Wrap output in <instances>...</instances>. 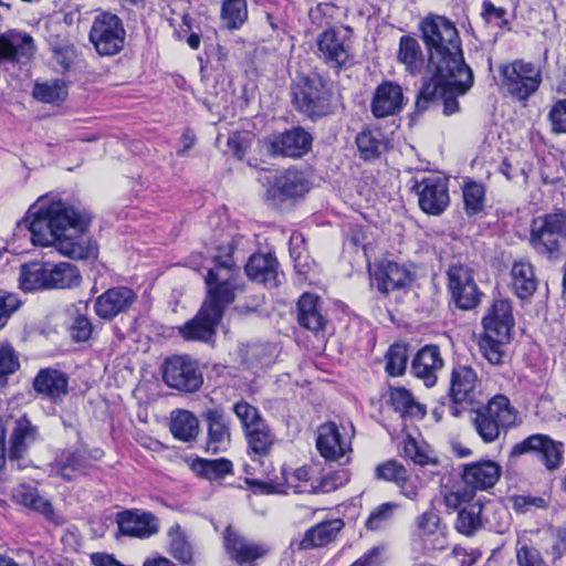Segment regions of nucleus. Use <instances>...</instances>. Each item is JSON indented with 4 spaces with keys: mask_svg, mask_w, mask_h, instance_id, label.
I'll use <instances>...</instances> for the list:
<instances>
[{
    "mask_svg": "<svg viewBox=\"0 0 566 566\" xmlns=\"http://www.w3.org/2000/svg\"><path fill=\"white\" fill-rule=\"evenodd\" d=\"M34 209H30L24 220L33 244L54 245L61 254L73 259L83 260L95 254L96 249L87 234L88 213L62 200L42 201Z\"/></svg>",
    "mask_w": 566,
    "mask_h": 566,
    "instance_id": "obj_1",
    "label": "nucleus"
},
{
    "mask_svg": "<svg viewBox=\"0 0 566 566\" xmlns=\"http://www.w3.org/2000/svg\"><path fill=\"white\" fill-rule=\"evenodd\" d=\"M420 30L429 52L421 96L431 98L442 83L467 92L473 84V73L463 60L460 36L453 22L441 15L428 17L420 23Z\"/></svg>",
    "mask_w": 566,
    "mask_h": 566,
    "instance_id": "obj_2",
    "label": "nucleus"
},
{
    "mask_svg": "<svg viewBox=\"0 0 566 566\" xmlns=\"http://www.w3.org/2000/svg\"><path fill=\"white\" fill-rule=\"evenodd\" d=\"M237 274L230 259L209 270L205 276V302L195 317L178 326V334L185 340L208 343L213 339L226 307L235 298Z\"/></svg>",
    "mask_w": 566,
    "mask_h": 566,
    "instance_id": "obj_3",
    "label": "nucleus"
},
{
    "mask_svg": "<svg viewBox=\"0 0 566 566\" xmlns=\"http://www.w3.org/2000/svg\"><path fill=\"white\" fill-rule=\"evenodd\" d=\"M291 94L296 111L312 120L332 114L333 84L316 72L297 76L291 85Z\"/></svg>",
    "mask_w": 566,
    "mask_h": 566,
    "instance_id": "obj_4",
    "label": "nucleus"
},
{
    "mask_svg": "<svg viewBox=\"0 0 566 566\" xmlns=\"http://www.w3.org/2000/svg\"><path fill=\"white\" fill-rule=\"evenodd\" d=\"M482 323L484 332L479 340L480 350L485 359L497 365L502 361L503 348L510 342L514 327L511 303L506 300L494 301Z\"/></svg>",
    "mask_w": 566,
    "mask_h": 566,
    "instance_id": "obj_5",
    "label": "nucleus"
},
{
    "mask_svg": "<svg viewBox=\"0 0 566 566\" xmlns=\"http://www.w3.org/2000/svg\"><path fill=\"white\" fill-rule=\"evenodd\" d=\"M499 74L500 86L520 102L527 101L542 84L541 65L522 59L501 64Z\"/></svg>",
    "mask_w": 566,
    "mask_h": 566,
    "instance_id": "obj_6",
    "label": "nucleus"
},
{
    "mask_svg": "<svg viewBox=\"0 0 566 566\" xmlns=\"http://www.w3.org/2000/svg\"><path fill=\"white\" fill-rule=\"evenodd\" d=\"M517 413L511 407L510 400L502 395L493 397L486 407L475 413L474 428L481 439L491 443L494 442L503 430L515 424Z\"/></svg>",
    "mask_w": 566,
    "mask_h": 566,
    "instance_id": "obj_7",
    "label": "nucleus"
},
{
    "mask_svg": "<svg viewBox=\"0 0 566 566\" xmlns=\"http://www.w3.org/2000/svg\"><path fill=\"white\" fill-rule=\"evenodd\" d=\"M90 42L101 56L118 54L125 46L126 29L123 20L109 11H102L93 19Z\"/></svg>",
    "mask_w": 566,
    "mask_h": 566,
    "instance_id": "obj_8",
    "label": "nucleus"
},
{
    "mask_svg": "<svg viewBox=\"0 0 566 566\" xmlns=\"http://www.w3.org/2000/svg\"><path fill=\"white\" fill-rule=\"evenodd\" d=\"M564 239H566L565 214H546L533 221L530 242L539 254L554 256L559 251L560 241Z\"/></svg>",
    "mask_w": 566,
    "mask_h": 566,
    "instance_id": "obj_9",
    "label": "nucleus"
},
{
    "mask_svg": "<svg viewBox=\"0 0 566 566\" xmlns=\"http://www.w3.org/2000/svg\"><path fill=\"white\" fill-rule=\"evenodd\" d=\"M482 514L490 528L497 533L504 532L509 517L506 510L499 505L482 506L479 503L470 504L459 511L457 530L465 536H472L483 525Z\"/></svg>",
    "mask_w": 566,
    "mask_h": 566,
    "instance_id": "obj_10",
    "label": "nucleus"
},
{
    "mask_svg": "<svg viewBox=\"0 0 566 566\" xmlns=\"http://www.w3.org/2000/svg\"><path fill=\"white\" fill-rule=\"evenodd\" d=\"M163 378L170 388L186 392H193L203 384L198 364L186 355L167 358L163 364Z\"/></svg>",
    "mask_w": 566,
    "mask_h": 566,
    "instance_id": "obj_11",
    "label": "nucleus"
},
{
    "mask_svg": "<svg viewBox=\"0 0 566 566\" xmlns=\"http://www.w3.org/2000/svg\"><path fill=\"white\" fill-rule=\"evenodd\" d=\"M319 57L331 67L343 69L354 59L350 36L337 29H327L316 39Z\"/></svg>",
    "mask_w": 566,
    "mask_h": 566,
    "instance_id": "obj_12",
    "label": "nucleus"
},
{
    "mask_svg": "<svg viewBox=\"0 0 566 566\" xmlns=\"http://www.w3.org/2000/svg\"><path fill=\"white\" fill-rule=\"evenodd\" d=\"M447 276L448 290L457 307L468 311L480 303L479 287L469 266L463 264L450 265Z\"/></svg>",
    "mask_w": 566,
    "mask_h": 566,
    "instance_id": "obj_13",
    "label": "nucleus"
},
{
    "mask_svg": "<svg viewBox=\"0 0 566 566\" xmlns=\"http://www.w3.org/2000/svg\"><path fill=\"white\" fill-rule=\"evenodd\" d=\"M418 195L421 210L428 214H441L450 202L447 181L438 176L423 178L412 187Z\"/></svg>",
    "mask_w": 566,
    "mask_h": 566,
    "instance_id": "obj_14",
    "label": "nucleus"
},
{
    "mask_svg": "<svg viewBox=\"0 0 566 566\" xmlns=\"http://www.w3.org/2000/svg\"><path fill=\"white\" fill-rule=\"evenodd\" d=\"M223 541L230 558L240 566H254L269 552L265 545L240 535L231 526L226 528Z\"/></svg>",
    "mask_w": 566,
    "mask_h": 566,
    "instance_id": "obj_15",
    "label": "nucleus"
},
{
    "mask_svg": "<svg viewBox=\"0 0 566 566\" xmlns=\"http://www.w3.org/2000/svg\"><path fill=\"white\" fill-rule=\"evenodd\" d=\"M528 452L537 453L548 470L558 468L563 461V444L554 441L548 436L533 434L515 444L512 449L513 455Z\"/></svg>",
    "mask_w": 566,
    "mask_h": 566,
    "instance_id": "obj_16",
    "label": "nucleus"
},
{
    "mask_svg": "<svg viewBox=\"0 0 566 566\" xmlns=\"http://www.w3.org/2000/svg\"><path fill=\"white\" fill-rule=\"evenodd\" d=\"M266 199L273 202L286 198L301 197L308 191V181L304 174L296 169H287L268 180Z\"/></svg>",
    "mask_w": 566,
    "mask_h": 566,
    "instance_id": "obj_17",
    "label": "nucleus"
},
{
    "mask_svg": "<svg viewBox=\"0 0 566 566\" xmlns=\"http://www.w3.org/2000/svg\"><path fill=\"white\" fill-rule=\"evenodd\" d=\"M118 528L123 535L149 538L159 532V520L150 512L127 510L116 516Z\"/></svg>",
    "mask_w": 566,
    "mask_h": 566,
    "instance_id": "obj_18",
    "label": "nucleus"
},
{
    "mask_svg": "<svg viewBox=\"0 0 566 566\" xmlns=\"http://www.w3.org/2000/svg\"><path fill=\"white\" fill-rule=\"evenodd\" d=\"M480 379L474 368L469 365L454 366L450 377V397L455 403H473L481 389Z\"/></svg>",
    "mask_w": 566,
    "mask_h": 566,
    "instance_id": "obj_19",
    "label": "nucleus"
},
{
    "mask_svg": "<svg viewBox=\"0 0 566 566\" xmlns=\"http://www.w3.org/2000/svg\"><path fill=\"white\" fill-rule=\"evenodd\" d=\"M34 51L30 34L17 30L0 33V63H25L32 59Z\"/></svg>",
    "mask_w": 566,
    "mask_h": 566,
    "instance_id": "obj_20",
    "label": "nucleus"
},
{
    "mask_svg": "<svg viewBox=\"0 0 566 566\" xmlns=\"http://www.w3.org/2000/svg\"><path fill=\"white\" fill-rule=\"evenodd\" d=\"M136 293L126 286L108 289L94 303V310L102 319H112L126 312L136 301Z\"/></svg>",
    "mask_w": 566,
    "mask_h": 566,
    "instance_id": "obj_21",
    "label": "nucleus"
},
{
    "mask_svg": "<svg viewBox=\"0 0 566 566\" xmlns=\"http://www.w3.org/2000/svg\"><path fill=\"white\" fill-rule=\"evenodd\" d=\"M311 144L312 136L302 127H294L270 139V153L297 158L310 150Z\"/></svg>",
    "mask_w": 566,
    "mask_h": 566,
    "instance_id": "obj_22",
    "label": "nucleus"
},
{
    "mask_svg": "<svg viewBox=\"0 0 566 566\" xmlns=\"http://www.w3.org/2000/svg\"><path fill=\"white\" fill-rule=\"evenodd\" d=\"M502 468L494 461L485 460L473 462L463 467L462 480L470 493L474 491H485L493 488L500 480Z\"/></svg>",
    "mask_w": 566,
    "mask_h": 566,
    "instance_id": "obj_23",
    "label": "nucleus"
},
{
    "mask_svg": "<svg viewBox=\"0 0 566 566\" xmlns=\"http://www.w3.org/2000/svg\"><path fill=\"white\" fill-rule=\"evenodd\" d=\"M443 367V359L438 346L428 345L420 349L411 361V373L427 387L437 384L438 373Z\"/></svg>",
    "mask_w": 566,
    "mask_h": 566,
    "instance_id": "obj_24",
    "label": "nucleus"
},
{
    "mask_svg": "<svg viewBox=\"0 0 566 566\" xmlns=\"http://www.w3.org/2000/svg\"><path fill=\"white\" fill-rule=\"evenodd\" d=\"M403 437L398 442V452L401 457L412 460L419 465L437 464V458L431 447L418 438L420 433L416 427L403 428Z\"/></svg>",
    "mask_w": 566,
    "mask_h": 566,
    "instance_id": "obj_25",
    "label": "nucleus"
},
{
    "mask_svg": "<svg viewBox=\"0 0 566 566\" xmlns=\"http://www.w3.org/2000/svg\"><path fill=\"white\" fill-rule=\"evenodd\" d=\"M316 447L327 460H338L350 451V437L343 438L334 422L322 424L318 429Z\"/></svg>",
    "mask_w": 566,
    "mask_h": 566,
    "instance_id": "obj_26",
    "label": "nucleus"
},
{
    "mask_svg": "<svg viewBox=\"0 0 566 566\" xmlns=\"http://www.w3.org/2000/svg\"><path fill=\"white\" fill-rule=\"evenodd\" d=\"M391 409L403 421H419L427 415V407L403 386H391Z\"/></svg>",
    "mask_w": 566,
    "mask_h": 566,
    "instance_id": "obj_27",
    "label": "nucleus"
},
{
    "mask_svg": "<svg viewBox=\"0 0 566 566\" xmlns=\"http://www.w3.org/2000/svg\"><path fill=\"white\" fill-rule=\"evenodd\" d=\"M345 523L342 518L323 521L310 527L303 538L297 543L300 551L319 548L334 542Z\"/></svg>",
    "mask_w": 566,
    "mask_h": 566,
    "instance_id": "obj_28",
    "label": "nucleus"
},
{
    "mask_svg": "<svg viewBox=\"0 0 566 566\" xmlns=\"http://www.w3.org/2000/svg\"><path fill=\"white\" fill-rule=\"evenodd\" d=\"M12 496L18 504L42 514L49 522L55 525L64 523V518L54 511L51 502L41 496L35 488L20 484L13 490Z\"/></svg>",
    "mask_w": 566,
    "mask_h": 566,
    "instance_id": "obj_29",
    "label": "nucleus"
},
{
    "mask_svg": "<svg viewBox=\"0 0 566 566\" xmlns=\"http://www.w3.org/2000/svg\"><path fill=\"white\" fill-rule=\"evenodd\" d=\"M33 388L43 397L57 402L69 392V378L57 369H41L33 380Z\"/></svg>",
    "mask_w": 566,
    "mask_h": 566,
    "instance_id": "obj_30",
    "label": "nucleus"
},
{
    "mask_svg": "<svg viewBox=\"0 0 566 566\" xmlns=\"http://www.w3.org/2000/svg\"><path fill=\"white\" fill-rule=\"evenodd\" d=\"M285 484H268V493H284L287 494L292 491L295 494L314 493L316 486L312 481V469L308 467H301L291 471L283 469L282 471Z\"/></svg>",
    "mask_w": 566,
    "mask_h": 566,
    "instance_id": "obj_31",
    "label": "nucleus"
},
{
    "mask_svg": "<svg viewBox=\"0 0 566 566\" xmlns=\"http://www.w3.org/2000/svg\"><path fill=\"white\" fill-rule=\"evenodd\" d=\"M247 275L269 287L280 284L279 262L272 254L252 255L245 265Z\"/></svg>",
    "mask_w": 566,
    "mask_h": 566,
    "instance_id": "obj_32",
    "label": "nucleus"
},
{
    "mask_svg": "<svg viewBox=\"0 0 566 566\" xmlns=\"http://www.w3.org/2000/svg\"><path fill=\"white\" fill-rule=\"evenodd\" d=\"M208 423L207 450L213 453L224 451L230 444V428L224 412L220 408L208 409L205 412Z\"/></svg>",
    "mask_w": 566,
    "mask_h": 566,
    "instance_id": "obj_33",
    "label": "nucleus"
},
{
    "mask_svg": "<svg viewBox=\"0 0 566 566\" xmlns=\"http://www.w3.org/2000/svg\"><path fill=\"white\" fill-rule=\"evenodd\" d=\"M82 276L76 265L70 262H48V290L73 289L81 284Z\"/></svg>",
    "mask_w": 566,
    "mask_h": 566,
    "instance_id": "obj_34",
    "label": "nucleus"
},
{
    "mask_svg": "<svg viewBox=\"0 0 566 566\" xmlns=\"http://www.w3.org/2000/svg\"><path fill=\"white\" fill-rule=\"evenodd\" d=\"M36 427L27 417L18 419L10 438L9 458L11 460L21 459L28 447L36 440Z\"/></svg>",
    "mask_w": 566,
    "mask_h": 566,
    "instance_id": "obj_35",
    "label": "nucleus"
},
{
    "mask_svg": "<svg viewBox=\"0 0 566 566\" xmlns=\"http://www.w3.org/2000/svg\"><path fill=\"white\" fill-rule=\"evenodd\" d=\"M318 297L304 293L297 304V321L300 325L312 332L321 331L325 325V318L321 314Z\"/></svg>",
    "mask_w": 566,
    "mask_h": 566,
    "instance_id": "obj_36",
    "label": "nucleus"
},
{
    "mask_svg": "<svg viewBox=\"0 0 566 566\" xmlns=\"http://www.w3.org/2000/svg\"><path fill=\"white\" fill-rule=\"evenodd\" d=\"M19 284L24 292L48 290V262L32 261L22 264Z\"/></svg>",
    "mask_w": 566,
    "mask_h": 566,
    "instance_id": "obj_37",
    "label": "nucleus"
},
{
    "mask_svg": "<svg viewBox=\"0 0 566 566\" xmlns=\"http://www.w3.org/2000/svg\"><path fill=\"white\" fill-rule=\"evenodd\" d=\"M170 431L176 439L190 442L199 433V421L188 410H176L171 413Z\"/></svg>",
    "mask_w": 566,
    "mask_h": 566,
    "instance_id": "obj_38",
    "label": "nucleus"
},
{
    "mask_svg": "<svg viewBox=\"0 0 566 566\" xmlns=\"http://www.w3.org/2000/svg\"><path fill=\"white\" fill-rule=\"evenodd\" d=\"M512 287L520 298L532 295L536 290V279L533 266L528 262H515L512 271Z\"/></svg>",
    "mask_w": 566,
    "mask_h": 566,
    "instance_id": "obj_39",
    "label": "nucleus"
},
{
    "mask_svg": "<svg viewBox=\"0 0 566 566\" xmlns=\"http://www.w3.org/2000/svg\"><path fill=\"white\" fill-rule=\"evenodd\" d=\"M248 19L247 0H223L220 11L221 24L228 30H239Z\"/></svg>",
    "mask_w": 566,
    "mask_h": 566,
    "instance_id": "obj_40",
    "label": "nucleus"
},
{
    "mask_svg": "<svg viewBox=\"0 0 566 566\" xmlns=\"http://www.w3.org/2000/svg\"><path fill=\"white\" fill-rule=\"evenodd\" d=\"M465 92H460L455 85L442 83L440 90L431 98H423L421 96V90L416 102V106L419 111H424L430 102L437 98L443 99V113L446 115H452L458 111L459 103L455 95H463Z\"/></svg>",
    "mask_w": 566,
    "mask_h": 566,
    "instance_id": "obj_41",
    "label": "nucleus"
},
{
    "mask_svg": "<svg viewBox=\"0 0 566 566\" xmlns=\"http://www.w3.org/2000/svg\"><path fill=\"white\" fill-rule=\"evenodd\" d=\"M248 449L254 455H266L275 442V436L266 422L245 432Z\"/></svg>",
    "mask_w": 566,
    "mask_h": 566,
    "instance_id": "obj_42",
    "label": "nucleus"
},
{
    "mask_svg": "<svg viewBox=\"0 0 566 566\" xmlns=\"http://www.w3.org/2000/svg\"><path fill=\"white\" fill-rule=\"evenodd\" d=\"M33 97L39 102L59 106L67 97V87L60 80L35 83Z\"/></svg>",
    "mask_w": 566,
    "mask_h": 566,
    "instance_id": "obj_43",
    "label": "nucleus"
},
{
    "mask_svg": "<svg viewBox=\"0 0 566 566\" xmlns=\"http://www.w3.org/2000/svg\"><path fill=\"white\" fill-rule=\"evenodd\" d=\"M193 471L210 481L223 479L233 473L232 462L227 459L206 460L198 459L192 464Z\"/></svg>",
    "mask_w": 566,
    "mask_h": 566,
    "instance_id": "obj_44",
    "label": "nucleus"
},
{
    "mask_svg": "<svg viewBox=\"0 0 566 566\" xmlns=\"http://www.w3.org/2000/svg\"><path fill=\"white\" fill-rule=\"evenodd\" d=\"M398 60L407 71L416 74L422 65L421 50L418 41L410 36H402L399 44Z\"/></svg>",
    "mask_w": 566,
    "mask_h": 566,
    "instance_id": "obj_45",
    "label": "nucleus"
},
{
    "mask_svg": "<svg viewBox=\"0 0 566 566\" xmlns=\"http://www.w3.org/2000/svg\"><path fill=\"white\" fill-rule=\"evenodd\" d=\"M170 539V554L184 565H193V554L191 545L179 525H174L168 532Z\"/></svg>",
    "mask_w": 566,
    "mask_h": 566,
    "instance_id": "obj_46",
    "label": "nucleus"
},
{
    "mask_svg": "<svg viewBox=\"0 0 566 566\" xmlns=\"http://www.w3.org/2000/svg\"><path fill=\"white\" fill-rule=\"evenodd\" d=\"M484 187L475 181H469L463 187L464 210L468 216H474L484 207Z\"/></svg>",
    "mask_w": 566,
    "mask_h": 566,
    "instance_id": "obj_47",
    "label": "nucleus"
},
{
    "mask_svg": "<svg viewBox=\"0 0 566 566\" xmlns=\"http://www.w3.org/2000/svg\"><path fill=\"white\" fill-rule=\"evenodd\" d=\"M82 310L85 312L87 311V303L80 302L77 305H73L71 308H69L70 313L74 312L77 314L71 326L72 337L76 342L87 340L91 337L93 331L90 318L85 314L81 313Z\"/></svg>",
    "mask_w": 566,
    "mask_h": 566,
    "instance_id": "obj_48",
    "label": "nucleus"
},
{
    "mask_svg": "<svg viewBox=\"0 0 566 566\" xmlns=\"http://www.w3.org/2000/svg\"><path fill=\"white\" fill-rule=\"evenodd\" d=\"M357 147L365 159L377 157L382 148H386V142L379 138V134L371 130L361 132L356 137Z\"/></svg>",
    "mask_w": 566,
    "mask_h": 566,
    "instance_id": "obj_49",
    "label": "nucleus"
},
{
    "mask_svg": "<svg viewBox=\"0 0 566 566\" xmlns=\"http://www.w3.org/2000/svg\"><path fill=\"white\" fill-rule=\"evenodd\" d=\"M233 411L241 422L244 433L266 422L258 408L247 401H239L233 406Z\"/></svg>",
    "mask_w": 566,
    "mask_h": 566,
    "instance_id": "obj_50",
    "label": "nucleus"
},
{
    "mask_svg": "<svg viewBox=\"0 0 566 566\" xmlns=\"http://www.w3.org/2000/svg\"><path fill=\"white\" fill-rule=\"evenodd\" d=\"M370 287L377 289L382 295L388 294L389 261L384 258L374 263H368Z\"/></svg>",
    "mask_w": 566,
    "mask_h": 566,
    "instance_id": "obj_51",
    "label": "nucleus"
},
{
    "mask_svg": "<svg viewBox=\"0 0 566 566\" xmlns=\"http://www.w3.org/2000/svg\"><path fill=\"white\" fill-rule=\"evenodd\" d=\"M411 353L412 349L405 342L391 345V377L405 374Z\"/></svg>",
    "mask_w": 566,
    "mask_h": 566,
    "instance_id": "obj_52",
    "label": "nucleus"
},
{
    "mask_svg": "<svg viewBox=\"0 0 566 566\" xmlns=\"http://www.w3.org/2000/svg\"><path fill=\"white\" fill-rule=\"evenodd\" d=\"M370 111L376 118L389 116V81H384L375 90Z\"/></svg>",
    "mask_w": 566,
    "mask_h": 566,
    "instance_id": "obj_53",
    "label": "nucleus"
},
{
    "mask_svg": "<svg viewBox=\"0 0 566 566\" xmlns=\"http://www.w3.org/2000/svg\"><path fill=\"white\" fill-rule=\"evenodd\" d=\"M547 119L554 134H566V98L553 103Z\"/></svg>",
    "mask_w": 566,
    "mask_h": 566,
    "instance_id": "obj_54",
    "label": "nucleus"
},
{
    "mask_svg": "<svg viewBox=\"0 0 566 566\" xmlns=\"http://www.w3.org/2000/svg\"><path fill=\"white\" fill-rule=\"evenodd\" d=\"M19 366L14 348L8 342L0 343V378L13 374Z\"/></svg>",
    "mask_w": 566,
    "mask_h": 566,
    "instance_id": "obj_55",
    "label": "nucleus"
},
{
    "mask_svg": "<svg viewBox=\"0 0 566 566\" xmlns=\"http://www.w3.org/2000/svg\"><path fill=\"white\" fill-rule=\"evenodd\" d=\"M416 273L412 265L391 263V290L405 289L412 284Z\"/></svg>",
    "mask_w": 566,
    "mask_h": 566,
    "instance_id": "obj_56",
    "label": "nucleus"
},
{
    "mask_svg": "<svg viewBox=\"0 0 566 566\" xmlns=\"http://www.w3.org/2000/svg\"><path fill=\"white\" fill-rule=\"evenodd\" d=\"M21 304V300L14 293L0 294V329L7 325Z\"/></svg>",
    "mask_w": 566,
    "mask_h": 566,
    "instance_id": "obj_57",
    "label": "nucleus"
},
{
    "mask_svg": "<svg viewBox=\"0 0 566 566\" xmlns=\"http://www.w3.org/2000/svg\"><path fill=\"white\" fill-rule=\"evenodd\" d=\"M86 468V458L80 451L71 452L61 468V474L64 479L71 480V472H83Z\"/></svg>",
    "mask_w": 566,
    "mask_h": 566,
    "instance_id": "obj_58",
    "label": "nucleus"
},
{
    "mask_svg": "<svg viewBox=\"0 0 566 566\" xmlns=\"http://www.w3.org/2000/svg\"><path fill=\"white\" fill-rule=\"evenodd\" d=\"M52 50L55 62L63 70H69L76 56L74 45L70 43H60L55 44Z\"/></svg>",
    "mask_w": 566,
    "mask_h": 566,
    "instance_id": "obj_59",
    "label": "nucleus"
},
{
    "mask_svg": "<svg viewBox=\"0 0 566 566\" xmlns=\"http://www.w3.org/2000/svg\"><path fill=\"white\" fill-rule=\"evenodd\" d=\"M512 506L516 512L525 513L531 507L543 509L546 500L541 496L516 495L511 497Z\"/></svg>",
    "mask_w": 566,
    "mask_h": 566,
    "instance_id": "obj_60",
    "label": "nucleus"
},
{
    "mask_svg": "<svg viewBox=\"0 0 566 566\" xmlns=\"http://www.w3.org/2000/svg\"><path fill=\"white\" fill-rule=\"evenodd\" d=\"M389 520V503H382L371 511L366 520V527L369 531H378L384 527Z\"/></svg>",
    "mask_w": 566,
    "mask_h": 566,
    "instance_id": "obj_61",
    "label": "nucleus"
},
{
    "mask_svg": "<svg viewBox=\"0 0 566 566\" xmlns=\"http://www.w3.org/2000/svg\"><path fill=\"white\" fill-rule=\"evenodd\" d=\"M390 468L391 482L396 483L401 493L406 494L408 497L412 496L415 494V490L412 484L408 481L407 471L394 461H391Z\"/></svg>",
    "mask_w": 566,
    "mask_h": 566,
    "instance_id": "obj_62",
    "label": "nucleus"
},
{
    "mask_svg": "<svg viewBox=\"0 0 566 566\" xmlns=\"http://www.w3.org/2000/svg\"><path fill=\"white\" fill-rule=\"evenodd\" d=\"M516 558L520 566H538L544 563L539 553L527 545L517 548Z\"/></svg>",
    "mask_w": 566,
    "mask_h": 566,
    "instance_id": "obj_63",
    "label": "nucleus"
},
{
    "mask_svg": "<svg viewBox=\"0 0 566 566\" xmlns=\"http://www.w3.org/2000/svg\"><path fill=\"white\" fill-rule=\"evenodd\" d=\"M384 547H373L361 557L354 562L350 566H380L384 563Z\"/></svg>",
    "mask_w": 566,
    "mask_h": 566,
    "instance_id": "obj_64",
    "label": "nucleus"
}]
</instances>
